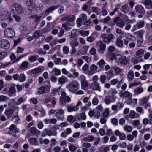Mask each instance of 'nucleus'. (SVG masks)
<instances>
[{
    "instance_id": "47",
    "label": "nucleus",
    "mask_w": 152,
    "mask_h": 152,
    "mask_svg": "<svg viewBox=\"0 0 152 152\" xmlns=\"http://www.w3.org/2000/svg\"><path fill=\"white\" fill-rule=\"evenodd\" d=\"M25 76L24 74H20V75L19 76V80L20 82H23L25 80Z\"/></svg>"
},
{
    "instance_id": "10",
    "label": "nucleus",
    "mask_w": 152,
    "mask_h": 152,
    "mask_svg": "<svg viewBox=\"0 0 152 152\" xmlns=\"http://www.w3.org/2000/svg\"><path fill=\"white\" fill-rule=\"evenodd\" d=\"M114 23H116V25L119 27L122 28L125 25L124 23L122 20L118 17H117L114 20Z\"/></svg>"
},
{
    "instance_id": "60",
    "label": "nucleus",
    "mask_w": 152,
    "mask_h": 152,
    "mask_svg": "<svg viewBox=\"0 0 152 152\" xmlns=\"http://www.w3.org/2000/svg\"><path fill=\"white\" fill-rule=\"evenodd\" d=\"M8 99V97L6 96L3 95H1L0 96V101H4Z\"/></svg>"
},
{
    "instance_id": "27",
    "label": "nucleus",
    "mask_w": 152,
    "mask_h": 152,
    "mask_svg": "<svg viewBox=\"0 0 152 152\" xmlns=\"http://www.w3.org/2000/svg\"><path fill=\"white\" fill-rule=\"evenodd\" d=\"M143 92V90L141 87H138L134 91V94L138 95Z\"/></svg>"
},
{
    "instance_id": "56",
    "label": "nucleus",
    "mask_w": 152,
    "mask_h": 152,
    "mask_svg": "<svg viewBox=\"0 0 152 152\" xmlns=\"http://www.w3.org/2000/svg\"><path fill=\"white\" fill-rule=\"evenodd\" d=\"M122 57L120 54H118L115 55V60L117 62L120 61Z\"/></svg>"
},
{
    "instance_id": "40",
    "label": "nucleus",
    "mask_w": 152,
    "mask_h": 152,
    "mask_svg": "<svg viewBox=\"0 0 152 152\" xmlns=\"http://www.w3.org/2000/svg\"><path fill=\"white\" fill-rule=\"evenodd\" d=\"M75 16L73 15H71L69 16H68V21L67 22H69L70 23H72L74 20Z\"/></svg>"
},
{
    "instance_id": "3",
    "label": "nucleus",
    "mask_w": 152,
    "mask_h": 152,
    "mask_svg": "<svg viewBox=\"0 0 152 152\" xmlns=\"http://www.w3.org/2000/svg\"><path fill=\"white\" fill-rule=\"evenodd\" d=\"M61 96L59 99L60 104L61 106L65 105L66 103L69 102L71 101L70 98L67 96L66 93L64 91H61Z\"/></svg>"
},
{
    "instance_id": "20",
    "label": "nucleus",
    "mask_w": 152,
    "mask_h": 152,
    "mask_svg": "<svg viewBox=\"0 0 152 152\" xmlns=\"http://www.w3.org/2000/svg\"><path fill=\"white\" fill-rule=\"evenodd\" d=\"M60 5H56V6H53L50 7L48 9L45 11V13H48V14L51 12L52 11L54 10L55 9L58 8L60 7Z\"/></svg>"
},
{
    "instance_id": "46",
    "label": "nucleus",
    "mask_w": 152,
    "mask_h": 152,
    "mask_svg": "<svg viewBox=\"0 0 152 152\" xmlns=\"http://www.w3.org/2000/svg\"><path fill=\"white\" fill-rule=\"evenodd\" d=\"M107 78L106 76L105 75H102L100 78V80L102 83H104Z\"/></svg>"
},
{
    "instance_id": "13",
    "label": "nucleus",
    "mask_w": 152,
    "mask_h": 152,
    "mask_svg": "<svg viewBox=\"0 0 152 152\" xmlns=\"http://www.w3.org/2000/svg\"><path fill=\"white\" fill-rule=\"evenodd\" d=\"M90 87L93 90H98L99 91H100V87L97 82H93L91 85Z\"/></svg>"
},
{
    "instance_id": "50",
    "label": "nucleus",
    "mask_w": 152,
    "mask_h": 152,
    "mask_svg": "<svg viewBox=\"0 0 152 152\" xmlns=\"http://www.w3.org/2000/svg\"><path fill=\"white\" fill-rule=\"evenodd\" d=\"M108 52L107 53L115 52V48L113 46H110L108 48Z\"/></svg>"
},
{
    "instance_id": "51",
    "label": "nucleus",
    "mask_w": 152,
    "mask_h": 152,
    "mask_svg": "<svg viewBox=\"0 0 152 152\" xmlns=\"http://www.w3.org/2000/svg\"><path fill=\"white\" fill-rule=\"evenodd\" d=\"M70 45L72 47L75 48L78 45V42L76 41H72L70 43Z\"/></svg>"
},
{
    "instance_id": "49",
    "label": "nucleus",
    "mask_w": 152,
    "mask_h": 152,
    "mask_svg": "<svg viewBox=\"0 0 152 152\" xmlns=\"http://www.w3.org/2000/svg\"><path fill=\"white\" fill-rule=\"evenodd\" d=\"M107 55L109 56L110 59L113 60L115 59L116 55L114 52L107 53Z\"/></svg>"
},
{
    "instance_id": "19",
    "label": "nucleus",
    "mask_w": 152,
    "mask_h": 152,
    "mask_svg": "<svg viewBox=\"0 0 152 152\" xmlns=\"http://www.w3.org/2000/svg\"><path fill=\"white\" fill-rule=\"evenodd\" d=\"M30 144L34 145H39L38 141L35 138H31L29 140Z\"/></svg>"
},
{
    "instance_id": "8",
    "label": "nucleus",
    "mask_w": 152,
    "mask_h": 152,
    "mask_svg": "<svg viewBox=\"0 0 152 152\" xmlns=\"http://www.w3.org/2000/svg\"><path fill=\"white\" fill-rule=\"evenodd\" d=\"M0 47L5 49H7L10 47L9 42L7 39H2L0 40Z\"/></svg>"
},
{
    "instance_id": "15",
    "label": "nucleus",
    "mask_w": 152,
    "mask_h": 152,
    "mask_svg": "<svg viewBox=\"0 0 152 152\" xmlns=\"http://www.w3.org/2000/svg\"><path fill=\"white\" fill-rule=\"evenodd\" d=\"M129 8L127 4L123 5L121 8V11L124 13H126L129 10Z\"/></svg>"
},
{
    "instance_id": "64",
    "label": "nucleus",
    "mask_w": 152,
    "mask_h": 152,
    "mask_svg": "<svg viewBox=\"0 0 152 152\" xmlns=\"http://www.w3.org/2000/svg\"><path fill=\"white\" fill-rule=\"evenodd\" d=\"M82 145L84 147L89 148L91 147V144L88 142H84L82 144Z\"/></svg>"
},
{
    "instance_id": "32",
    "label": "nucleus",
    "mask_w": 152,
    "mask_h": 152,
    "mask_svg": "<svg viewBox=\"0 0 152 152\" xmlns=\"http://www.w3.org/2000/svg\"><path fill=\"white\" fill-rule=\"evenodd\" d=\"M28 64L29 63L28 61H24L22 63L20 67L21 69H26L27 68Z\"/></svg>"
},
{
    "instance_id": "52",
    "label": "nucleus",
    "mask_w": 152,
    "mask_h": 152,
    "mask_svg": "<svg viewBox=\"0 0 152 152\" xmlns=\"http://www.w3.org/2000/svg\"><path fill=\"white\" fill-rule=\"evenodd\" d=\"M63 50L64 53L67 54L69 52V49L66 46H64L63 49Z\"/></svg>"
},
{
    "instance_id": "62",
    "label": "nucleus",
    "mask_w": 152,
    "mask_h": 152,
    "mask_svg": "<svg viewBox=\"0 0 152 152\" xmlns=\"http://www.w3.org/2000/svg\"><path fill=\"white\" fill-rule=\"evenodd\" d=\"M90 52L92 55H94L96 53V50L94 48H92L91 49Z\"/></svg>"
},
{
    "instance_id": "28",
    "label": "nucleus",
    "mask_w": 152,
    "mask_h": 152,
    "mask_svg": "<svg viewBox=\"0 0 152 152\" xmlns=\"http://www.w3.org/2000/svg\"><path fill=\"white\" fill-rule=\"evenodd\" d=\"M78 108L75 106H69L67 108V110L68 112H71L73 111H75L77 110Z\"/></svg>"
},
{
    "instance_id": "54",
    "label": "nucleus",
    "mask_w": 152,
    "mask_h": 152,
    "mask_svg": "<svg viewBox=\"0 0 152 152\" xmlns=\"http://www.w3.org/2000/svg\"><path fill=\"white\" fill-rule=\"evenodd\" d=\"M77 148L75 146L72 145H70L69 146V149L72 152H75L76 149Z\"/></svg>"
},
{
    "instance_id": "25",
    "label": "nucleus",
    "mask_w": 152,
    "mask_h": 152,
    "mask_svg": "<svg viewBox=\"0 0 152 152\" xmlns=\"http://www.w3.org/2000/svg\"><path fill=\"white\" fill-rule=\"evenodd\" d=\"M119 94L121 97L122 96H124L125 97H127L130 95V93L128 91H125L123 92L122 91H120Z\"/></svg>"
},
{
    "instance_id": "2",
    "label": "nucleus",
    "mask_w": 152,
    "mask_h": 152,
    "mask_svg": "<svg viewBox=\"0 0 152 152\" xmlns=\"http://www.w3.org/2000/svg\"><path fill=\"white\" fill-rule=\"evenodd\" d=\"M44 86H42L39 88L38 92L39 94H42L45 93H47L50 91V82L46 81L44 83Z\"/></svg>"
},
{
    "instance_id": "37",
    "label": "nucleus",
    "mask_w": 152,
    "mask_h": 152,
    "mask_svg": "<svg viewBox=\"0 0 152 152\" xmlns=\"http://www.w3.org/2000/svg\"><path fill=\"white\" fill-rule=\"evenodd\" d=\"M142 123L144 125H146L148 124H152V122L151 120H150L149 119L147 118H145L143 120Z\"/></svg>"
},
{
    "instance_id": "55",
    "label": "nucleus",
    "mask_w": 152,
    "mask_h": 152,
    "mask_svg": "<svg viewBox=\"0 0 152 152\" xmlns=\"http://www.w3.org/2000/svg\"><path fill=\"white\" fill-rule=\"evenodd\" d=\"M124 129L125 130L128 132H130L132 130V127L130 126H127L124 127Z\"/></svg>"
},
{
    "instance_id": "11",
    "label": "nucleus",
    "mask_w": 152,
    "mask_h": 152,
    "mask_svg": "<svg viewBox=\"0 0 152 152\" xmlns=\"http://www.w3.org/2000/svg\"><path fill=\"white\" fill-rule=\"evenodd\" d=\"M145 25V23L143 21L138 22L134 26L132 31H134L137 29L143 27Z\"/></svg>"
},
{
    "instance_id": "57",
    "label": "nucleus",
    "mask_w": 152,
    "mask_h": 152,
    "mask_svg": "<svg viewBox=\"0 0 152 152\" xmlns=\"http://www.w3.org/2000/svg\"><path fill=\"white\" fill-rule=\"evenodd\" d=\"M99 102V100L97 98L94 97L92 101V103L94 105H96Z\"/></svg>"
},
{
    "instance_id": "34",
    "label": "nucleus",
    "mask_w": 152,
    "mask_h": 152,
    "mask_svg": "<svg viewBox=\"0 0 152 152\" xmlns=\"http://www.w3.org/2000/svg\"><path fill=\"white\" fill-rule=\"evenodd\" d=\"M16 93V90L15 88L14 87H11L10 88V96H12L13 95H15Z\"/></svg>"
},
{
    "instance_id": "33",
    "label": "nucleus",
    "mask_w": 152,
    "mask_h": 152,
    "mask_svg": "<svg viewBox=\"0 0 152 152\" xmlns=\"http://www.w3.org/2000/svg\"><path fill=\"white\" fill-rule=\"evenodd\" d=\"M42 72V69L40 68H35L31 70L32 73L34 74H38Z\"/></svg>"
},
{
    "instance_id": "41",
    "label": "nucleus",
    "mask_w": 152,
    "mask_h": 152,
    "mask_svg": "<svg viewBox=\"0 0 152 152\" xmlns=\"http://www.w3.org/2000/svg\"><path fill=\"white\" fill-rule=\"evenodd\" d=\"M144 51L143 50L141 49L138 50L136 53V55L140 57H142L143 55Z\"/></svg>"
},
{
    "instance_id": "42",
    "label": "nucleus",
    "mask_w": 152,
    "mask_h": 152,
    "mask_svg": "<svg viewBox=\"0 0 152 152\" xmlns=\"http://www.w3.org/2000/svg\"><path fill=\"white\" fill-rule=\"evenodd\" d=\"M110 96H107L105 97L104 100L105 103L107 104H110L112 101V100L110 99Z\"/></svg>"
},
{
    "instance_id": "26",
    "label": "nucleus",
    "mask_w": 152,
    "mask_h": 152,
    "mask_svg": "<svg viewBox=\"0 0 152 152\" xmlns=\"http://www.w3.org/2000/svg\"><path fill=\"white\" fill-rule=\"evenodd\" d=\"M127 77L129 81L132 80L134 78V72L132 71H130L127 74Z\"/></svg>"
},
{
    "instance_id": "61",
    "label": "nucleus",
    "mask_w": 152,
    "mask_h": 152,
    "mask_svg": "<svg viewBox=\"0 0 152 152\" xmlns=\"http://www.w3.org/2000/svg\"><path fill=\"white\" fill-rule=\"evenodd\" d=\"M94 33H93L90 37H89L87 38V40L89 42H92L94 41V39L92 36L93 35Z\"/></svg>"
},
{
    "instance_id": "36",
    "label": "nucleus",
    "mask_w": 152,
    "mask_h": 152,
    "mask_svg": "<svg viewBox=\"0 0 152 152\" xmlns=\"http://www.w3.org/2000/svg\"><path fill=\"white\" fill-rule=\"evenodd\" d=\"M144 31L143 30H140L137 32V37L140 39L143 38V36L144 33Z\"/></svg>"
},
{
    "instance_id": "9",
    "label": "nucleus",
    "mask_w": 152,
    "mask_h": 152,
    "mask_svg": "<svg viewBox=\"0 0 152 152\" xmlns=\"http://www.w3.org/2000/svg\"><path fill=\"white\" fill-rule=\"evenodd\" d=\"M7 130L8 132V133L12 134L19 133L20 130L14 124L11 125L9 128H7Z\"/></svg>"
},
{
    "instance_id": "6",
    "label": "nucleus",
    "mask_w": 152,
    "mask_h": 152,
    "mask_svg": "<svg viewBox=\"0 0 152 152\" xmlns=\"http://www.w3.org/2000/svg\"><path fill=\"white\" fill-rule=\"evenodd\" d=\"M135 10L137 13L140 14L138 15V17L139 18H142L145 13V11L144 8L140 5L136 6Z\"/></svg>"
},
{
    "instance_id": "48",
    "label": "nucleus",
    "mask_w": 152,
    "mask_h": 152,
    "mask_svg": "<svg viewBox=\"0 0 152 152\" xmlns=\"http://www.w3.org/2000/svg\"><path fill=\"white\" fill-rule=\"evenodd\" d=\"M82 58L85 60L87 63H89L91 61V58L90 57L86 56L81 57Z\"/></svg>"
},
{
    "instance_id": "38",
    "label": "nucleus",
    "mask_w": 152,
    "mask_h": 152,
    "mask_svg": "<svg viewBox=\"0 0 152 152\" xmlns=\"http://www.w3.org/2000/svg\"><path fill=\"white\" fill-rule=\"evenodd\" d=\"M109 109L108 108H107L105 109V110L102 116L104 118H107L109 115Z\"/></svg>"
},
{
    "instance_id": "1",
    "label": "nucleus",
    "mask_w": 152,
    "mask_h": 152,
    "mask_svg": "<svg viewBox=\"0 0 152 152\" xmlns=\"http://www.w3.org/2000/svg\"><path fill=\"white\" fill-rule=\"evenodd\" d=\"M11 9L15 14L20 15L24 12L22 6L16 3H14L11 5Z\"/></svg>"
},
{
    "instance_id": "31",
    "label": "nucleus",
    "mask_w": 152,
    "mask_h": 152,
    "mask_svg": "<svg viewBox=\"0 0 152 152\" xmlns=\"http://www.w3.org/2000/svg\"><path fill=\"white\" fill-rule=\"evenodd\" d=\"M42 16H38L37 15H32L31 17V18H34V21L35 22H37L39 21V20L42 18Z\"/></svg>"
},
{
    "instance_id": "39",
    "label": "nucleus",
    "mask_w": 152,
    "mask_h": 152,
    "mask_svg": "<svg viewBox=\"0 0 152 152\" xmlns=\"http://www.w3.org/2000/svg\"><path fill=\"white\" fill-rule=\"evenodd\" d=\"M148 98L147 97H145L142 98L140 103V105L141 106L145 104H146L148 103Z\"/></svg>"
},
{
    "instance_id": "14",
    "label": "nucleus",
    "mask_w": 152,
    "mask_h": 152,
    "mask_svg": "<svg viewBox=\"0 0 152 152\" xmlns=\"http://www.w3.org/2000/svg\"><path fill=\"white\" fill-rule=\"evenodd\" d=\"M73 25V23H70L69 22H66L62 24V27L64 28L65 30H69L71 29V28L69 26H72Z\"/></svg>"
},
{
    "instance_id": "24",
    "label": "nucleus",
    "mask_w": 152,
    "mask_h": 152,
    "mask_svg": "<svg viewBox=\"0 0 152 152\" xmlns=\"http://www.w3.org/2000/svg\"><path fill=\"white\" fill-rule=\"evenodd\" d=\"M91 9L93 12L95 13L97 15H99L100 14L101 10L98 7L93 6L91 7Z\"/></svg>"
},
{
    "instance_id": "4",
    "label": "nucleus",
    "mask_w": 152,
    "mask_h": 152,
    "mask_svg": "<svg viewBox=\"0 0 152 152\" xmlns=\"http://www.w3.org/2000/svg\"><path fill=\"white\" fill-rule=\"evenodd\" d=\"M67 87L69 91L70 92L75 93L78 89V83L76 82H72L69 83Z\"/></svg>"
},
{
    "instance_id": "35",
    "label": "nucleus",
    "mask_w": 152,
    "mask_h": 152,
    "mask_svg": "<svg viewBox=\"0 0 152 152\" xmlns=\"http://www.w3.org/2000/svg\"><path fill=\"white\" fill-rule=\"evenodd\" d=\"M121 37H118L117 39L116 44L118 47H121L123 45V42L121 39Z\"/></svg>"
},
{
    "instance_id": "21",
    "label": "nucleus",
    "mask_w": 152,
    "mask_h": 152,
    "mask_svg": "<svg viewBox=\"0 0 152 152\" xmlns=\"http://www.w3.org/2000/svg\"><path fill=\"white\" fill-rule=\"evenodd\" d=\"M83 140L86 142H92L95 140V138L93 136L89 135L88 137H84Z\"/></svg>"
},
{
    "instance_id": "29",
    "label": "nucleus",
    "mask_w": 152,
    "mask_h": 152,
    "mask_svg": "<svg viewBox=\"0 0 152 152\" xmlns=\"http://www.w3.org/2000/svg\"><path fill=\"white\" fill-rule=\"evenodd\" d=\"M67 121L69 122L73 123L76 121V119L73 116L70 115L68 116Z\"/></svg>"
},
{
    "instance_id": "22",
    "label": "nucleus",
    "mask_w": 152,
    "mask_h": 152,
    "mask_svg": "<svg viewBox=\"0 0 152 152\" xmlns=\"http://www.w3.org/2000/svg\"><path fill=\"white\" fill-rule=\"evenodd\" d=\"M129 61L128 58L126 57L125 56H123L120 61V63L121 64L126 65L127 64Z\"/></svg>"
},
{
    "instance_id": "12",
    "label": "nucleus",
    "mask_w": 152,
    "mask_h": 152,
    "mask_svg": "<svg viewBox=\"0 0 152 152\" xmlns=\"http://www.w3.org/2000/svg\"><path fill=\"white\" fill-rule=\"evenodd\" d=\"M14 110L13 109L10 108L5 110L4 113L7 116L8 119L10 118L11 117L14 115L13 113Z\"/></svg>"
},
{
    "instance_id": "5",
    "label": "nucleus",
    "mask_w": 152,
    "mask_h": 152,
    "mask_svg": "<svg viewBox=\"0 0 152 152\" xmlns=\"http://www.w3.org/2000/svg\"><path fill=\"white\" fill-rule=\"evenodd\" d=\"M5 37L7 38H12L15 36V32L13 29L9 28L6 29L4 31Z\"/></svg>"
},
{
    "instance_id": "44",
    "label": "nucleus",
    "mask_w": 152,
    "mask_h": 152,
    "mask_svg": "<svg viewBox=\"0 0 152 152\" xmlns=\"http://www.w3.org/2000/svg\"><path fill=\"white\" fill-rule=\"evenodd\" d=\"M66 79V77L62 76L61 77L59 78L58 80V82L60 83L63 84L65 82V80Z\"/></svg>"
},
{
    "instance_id": "30",
    "label": "nucleus",
    "mask_w": 152,
    "mask_h": 152,
    "mask_svg": "<svg viewBox=\"0 0 152 152\" xmlns=\"http://www.w3.org/2000/svg\"><path fill=\"white\" fill-rule=\"evenodd\" d=\"M64 111L63 109H58L56 110V112L55 114L56 116H57V115H64Z\"/></svg>"
},
{
    "instance_id": "17",
    "label": "nucleus",
    "mask_w": 152,
    "mask_h": 152,
    "mask_svg": "<svg viewBox=\"0 0 152 152\" xmlns=\"http://www.w3.org/2000/svg\"><path fill=\"white\" fill-rule=\"evenodd\" d=\"M54 74L57 76L61 74V71L60 69L56 68L53 69L50 72V74L53 75Z\"/></svg>"
},
{
    "instance_id": "63",
    "label": "nucleus",
    "mask_w": 152,
    "mask_h": 152,
    "mask_svg": "<svg viewBox=\"0 0 152 152\" xmlns=\"http://www.w3.org/2000/svg\"><path fill=\"white\" fill-rule=\"evenodd\" d=\"M113 36L112 34H109L107 38V42H109L110 41L111 39H113Z\"/></svg>"
},
{
    "instance_id": "43",
    "label": "nucleus",
    "mask_w": 152,
    "mask_h": 152,
    "mask_svg": "<svg viewBox=\"0 0 152 152\" xmlns=\"http://www.w3.org/2000/svg\"><path fill=\"white\" fill-rule=\"evenodd\" d=\"M40 35V31H37L34 33L33 35V37L34 38L37 39Z\"/></svg>"
},
{
    "instance_id": "45",
    "label": "nucleus",
    "mask_w": 152,
    "mask_h": 152,
    "mask_svg": "<svg viewBox=\"0 0 152 152\" xmlns=\"http://www.w3.org/2000/svg\"><path fill=\"white\" fill-rule=\"evenodd\" d=\"M15 100L12 99L10 101V102L9 103L8 105L10 107H14L16 104Z\"/></svg>"
},
{
    "instance_id": "23",
    "label": "nucleus",
    "mask_w": 152,
    "mask_h": 152,
    "mask_svg": "<svg viewBox=\"0 0 152 152\" xmlns=\"http://www.w3.org/2000/svg\"><path fill=\"white\" fill-rule=\"evenodd\" d=\"M144 4L148 9L152 8V2L151 0H145Z\"/></svg>"
},
{
    "instance_id": "7",
    "label": "nucleus",
    "mask_w": 152,
    "mask_h": 152,
    "mask_svg": "<svg viewBox=\"0 0 152 152\" xmlns=\"http://www.w3.org/2000/svg\"><path fill=\"white\" fill-rule=\"evenodd\" d=\"M96 46H98V51L101 54L104 53L105 48L106 45L102 41H99L96 44Z\"/></svg>"
},
{
    "instance_id": "18",
    "label": "nucleus",
    "mask_w": 152,
    "mask_h": 152,
    "mask_svg": "<svg viewBox=\"0 0 152 152\" xmlns=\"http://www.w3.org/2000/svg\"><path fill=\"white\" fill-rule=\"evenodd\" d=\"M30 131L32 134L39 135L40 133V132L35 127H31Z\"/></svg>"
},
{
    "instance_id": "59",
    "label": "nucleus",
    "mask_w": 152,
    "mask_h": 152,
    "mask_svg": "<svg viewBox=\"0 0 152 152\" xmlns=\"http://www.w3.org/2000/svg\"><path fill=\"white\" fill-rule=\"evenodd\" d=\"M81 84L82 87L84 88H86L88 86V83L86 81L81 82Z\"/></svg>"
},
{
    "instance_id": "58",
    "label": "nucleus",
    "mask_w": 152,
    "mask_h": 152,
    "mask_svg": "<svg viewBox=\"0 0 152 152\" xmlns=\"http://www.w3.org/2000/svg\"><path fill=\"white\" fill-rule=\"evenodd\" d=\"M33 3V0H27L26 1V5L28 6H31Z\"/></svg>"
},
{
    "instance_id": "16",
    "label": "nucleus",
    "mask_w": 152,
    "mask_h": 152,
    "mask_svg": "<svg viewBox=\"0 0 152 152\" xmlns=\"http://www.w3.org/2000/svg\"><path fill=\"white\" fill-rule=\"evenodd\" d=\"M43 134L44 136H45L46 135L50 136L52 135L56 136V133H53V132L50 130H48L47 129H44L43 131Z\"/></svg>"
},
{
    "instance_id": "53",
    "label": "nucleus",
    "mask_w": 152,
    "mask_h": 152,
    "mask_svg": "<svg viewBox=\"0 0 152 152\" xmlns=\"http://www.w3.org/2000/svg\"><path fill=\"white\" fill-rule=\"evenodd\" d=\"M37 58L35 56H32L28 58V60L31 62H34L36 60Z\"/></svg>"
}]
</instances>
